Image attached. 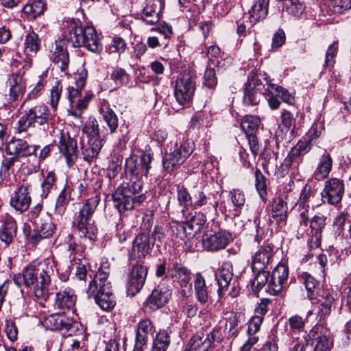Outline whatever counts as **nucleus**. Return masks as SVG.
<instances>
[{"label":"nucleus","instance_id":"f257e3e1","mask_svg":"<svg viewBox=\"0 0 351 351\" xmlns=\"http://www.w3.org/2000/svg\"><path fill=\"white\" fill-rule=\"evenodd\" d=\"M65 23L67 32H65L64 40L73 47H84L93 53H99L102 51L100 36L93 27H83L77 19H71Z\"/></svg>","mask_w":351,"mask_h":351},{"label":"nucleus","instance_id":"f03ea898","mask_svg":"<svg viewBox=\"0 0 351 351\" xmlns=\"http://www.w3.org/2000/svg\"><path fill=\"white\" fill-rule=\"evenodd\" d=\"M298 279L305 287L307 298L311 300L317 299L320 303L317 315L319 320H324L330 315L332 310L336 308L337 294L328 290L322 291L320 293L319 282L308 273H302Z\"/></svg>","mask_w":351,"mask_h":351},{"label":"nucleus","instance_id":"7ed1b4c3","mask_svg":"<svg viewBox=\"0 0 351 351\" xmlns=\"http://www.w3.org/2000/svg\"><path fill=\"white\" fill-rule=\"evenodd\" d=\"M53 270L49 261H44L36 266L29 265L23 270L25 286L34 285V295L38 298H45L48 295L49 285L51 282V275Z\"/></svg>","mask_w":351,"mask_h":351},{"label":"nucleus","instance_id":"20e7f679","mask_svg":"<svg viewBox=\"0 0 351 351\" xmlns=\"http://www.w3.org/2000/svg\"><path fill=\"white\" fill-rule=\"evenodd\" d=\"M142 181L139 177H135L130 180L129 183L121 184L112 194V198L114 206L120 213L126 210H131L140 206L145 200V195L136 194L142 189Z\"/></svg>","mask_w":351,"mask_h":351},{"label":"nucleus","instance_id":"39448f33","mask_svg":"<svg viewBox=\"0 0 351 351\" xmlns=\"http://www.w3.org/2000/svg\"><path fill=\"white\" fill-rule=\"evenodd\" d=\"M100 199L97 195L88 199L80 209L76 215V227L80 237L94 241L97 234L92 217L99 203Z\"/></svg>","mask_w":351,"mask_h":351},{"label":"nucleus","instance_id":"423d86ee","mask_svg":"<svg viewBox=\"0 0 351 351\" xmlns=\"http://www.w3.org/2000/svg\"><path fill=\"white\" fill-rule=\"evenodd\" d=\"M50 117L49 110L43 104L31 107L25 106L23 114L17 122V132H27L29 128H34L36 123L40 125L47 123Z\"/></svg>","mask_w":351,"mask_h":351},{"label":"nucleus","instance_id":"0eeeda50","mask_svg":"<svg viewBox=\"0 0 351 351\" xmlns=\"http://www.w3.org/2000/svg\"><path fill=\"white\" fill-rule=\"evenodd\" d=\"M197 76L195 73L184 71L180 73L176 80L174 96L180 105H189L196 89Z\"/></svg>","mask_w":351,"mask_h":351},{"label":"nucleus","instance_id":"6e6552de","mask_svg":"<svg viewBox=\"0 0 351 351\" xmlns=\"http://www.w3.org/2000/svg\"><path fill=\"white\" fill-rule=\"evenodd\" d=\"M193 151V145L188 141L176 143L173 149L165 154L162 159L164 169L169 173L178 169Z\"/></svg>","mask_w":351,"mask_h":351},{"label":"nucleus","instance_id":"1a4fd4ad","mask_svg":"<svg viewBox=\"0 0 351 351\" xmlns=\"http://www.w3.org/2000/svg\"><path fill=\"white\" fill-rule=\"evenodd\" d=\"M206 221L205 214L195 212L191 219L182 223H176L171 226V231L176 237L184 239L199 232Z\"/></svg>","mask_w":351,"mask_h":351},{"label":"nucleus","instance_id":"9d476101","mask_svg":"<svg viewBox=\"0 0 351 351\" xmlns=\"http://www.w3.org/2000/svg\"><path fill=\"white\" fill-rule=\"evenodd\" d=\"M344 192L345 184L343 180L337 178L328 179L321 192L322 200L324 203L336 206L341 202Z\"/></svg>","mask_w":351,"mask_h":351},{"label":"nucleus","instance_id":"9b49d317","mask_svg":"<svg viewBox=\"0 0 351 351\" xmlns=\"http://www.w3.org/2000/svg\"><path fill=\"white\" fill-rule=\"evenodd\" d=\"M43 325L51 330L62 331L68 336L71 335L77 327L76 322L60 313L47 316L43 321Z\"/></svg>","mask_w":351,"mask_h":351},{"label":"nucleus","instance_id":"f8f14e48","mask_svg":"<svg viewBox=\"0 0 351 351\" xmlns=\"http://www.w3.org/2000/svg\"><path fill=\"white\" fill-rule=\"evenodd\" d=\"M147 268L143 263H136L132 265L128 275L127 291L131 296L139 293L145 285Z\"/></svg>","mask_w":351,"mask_h":351},{"label":"nucleus","instance_id":"ddd939ff","mask_svg":"<svg viewBox=\"0 0 351 351\" xmlns=\"http://www.w3.org/2000/svg\"><path fill=\"white\" fill-rule=\"evenodd\" d=\"M152 160L151 155L147 153H143L140 157L132 156L125 160V169L136 177L147 176Z\"/></svg>","mask_w":351,"mask_h":351},{"label":"nucleus","instance_id":"4468645a","mask_svg":"<svg viewBox=\"0 0 351 351\" xmlns=\"http://www.w3.org/2000/svg\"><path fill=\"white\" fill-rule=\"evenodd\" d=\"M274 245L271 243L265 242L252 257V271L267 269L274 254Z\"/></svg>","mask_w":351,"mask_h":351},{"label":"nucleus","instance_id":"2eb2a0df","mask_svg":"<svg viewBox=\"0 0 351 351\" xmlns=\"http://www.w3.org/2000/svg\"><path fill=\"white\" fill-rule=\"evenodd\" d=\"M230 238V234L226 231L205 234L202 237V246L207 251L217 252L228 245Z\"/></svg>","mask_w":351,"mask_h":351},{"label":"nucleus","instance_id":"dca6fc26","mask_svg":"<svg viewBox=\"0 0 351 351\" xmlns=\"http://www.w3.org/2000/svg\"><path fill=\"white\" fill-rule=\"evenodd\" d=\"M327 217L322 214L314 215L310 220V233L308 243L311 249L321 246L323 230L326 225Z\"/></svg>","mask_w":351,"mask_h":351},{"label":"nucleus","instance_id":"f3484780","mask_svg":"<svg viewBox=\"0 0 351 351\" xmlns=\"http://www.w3.org/2000/svg\"><path fill=\"white\" fill-rule=\"evenodd\" d=\"M288 275V267L283 264L278 265L273 270L268 282L267 292L274 295L279 294L287 282Z\"/></svg>","mask_w":351,"mask_h":351},{"label":"nucleus","instance_id":"a211bd4d","mask_svg":"<svg viewBox=\"0 0 351 351\" xmlns=\"http://www.w3.org/2000/svg\"><path fill=\"white\" fill-rule=\"evenodd\" d=\"M38 146L29 145L27 141L18 138L10 141L5 147V152L8 155L20 158L27 157L36 154Z\"/></svg>","mask_w":351,"mask_h":351},{"label":"nucleus","instance_id":"6ab92c4d","mask_svg":"<svg viewBox=\"0 0 351 351\" xmlns=\"http://www.w3.org/2000/svg\"><path fill=\"white\" fill-rule=\"evenodd\" d=\"M153 246L148 234H138L132 243V252L130 255V260L145 258L151 252Z\"/></svg>","mask_w":351,"mask_h":351},{"label":"nucleus","instance_id":"aec40b11","mask_svg":"<svg viewBox=\"0 0 351 351\" xmlns=\"http://www.w3.org/2000/svg\"><path fill=\"white\" fill-rule=\"evenodd\" d=\"M63 42L55 41L49 46V57L61 71H66L69 62V53Z\"/></svg>","mask_w":351,"mask_h":351},{"label":"nucleus","instance_id":"412c9836","mask_svg":"<svg viewBox=\"0 0 351 351\" xmlns=\"http://www.w3.org/2000/svg\"><path fill=\"white\" fill-rule=\"evenodd\" d=\"M165 8V0H147L141 15L146 24H156L160 19V13Z\"/></svg>","mask_w":351,"mask_h":351},{"label":"nucleus","instance_id":"4be33fe9","mask_svg":"<svg viewBox=\"0 0 351 351\" xmlns=\"http://www.w3.org/2000/svg\"><path fill=\"white\" fill-rule=\"evenodd\" d=\"M171 290L164 285H158L147 300L146 307L156 311L163 307L171 297Z\"/></svg>","mask_w":351,"mask_h":351},{"label":"nucleus","instance_id":"5701e85b","mask_svg":"<svg viewBox=\"0 0 351 351\" xmlns=\"http://www.w3.org/2000/svg\"><path fill=\"white\" fill-rule=\"evenodd\" d=\"M217 338H219V332L215 330L206 334V336L194 335L186 345L185 351H208Z\"/></svg>","mask_w":351,"mask_h":351},{"label":"nucleus","instance_id":"b1692460","mask_svg":"<svg viewBox=\"0 0 351 351\" xmlns=\"http://www.w3.org/2000/svg\"><path fill=\"white\" fill-rule=\"evenodd\" d=\"M29 191V185L20 186L11 195L10 206L20 213L26 211L32 202Z\"/></svg>","mask_w":351,"mask_h":351},{"label":"nucleus","instance_id":"393cba45","mask_svg":"<svg viewBox=\"0 0 351 351\" xmlns=\"http://www.w3.org/2000/svg\"><path fill=\"white\" fill-rule=\"evenodd\" d=\"M233 278L232 265L230 262H223L220 268L215 272V279L218 285L217 293L219 298H221Z\"/></svg>","mask_w":351,"mask_h":351},{"label":"nucleus","instance_id":"a878e982","mask_svg":"<svg viewBox=\"0 0 351 351\" xmlns=\"http://www.w3.org/2000/svg\"><path fill=\"white\" fill-rule=\"evenodd\" d=\"M59 150L66 160L69 167H71L77 159V141L69 134L62 133L59 141Z\"/></svg>","mask_w":351,"mask_h":351},{"label":"nucleus","instance_id":"bb28decb","mask_svg":"<svg viewBox=\"0 0 351 351\" xmlns=\"http://www.w3.org/2000/svg\"><path fill=\"white\" fill-rule=\"evenodd\" d=\"M218 203L202 189L193 192V208L197 209L203 208L206 214L215 213L217 211Z\"/></svg>","mask_w":351,"mask_h":351},{"label":"nucleus","instance_id":"cd10ccee","mask_svg":"<svg viewBox=\"0 0 351 351\" xmlns=\"http://www.w3.org/2000/svg\"><path fill=\"white\" fill-rule=\"evenodd\" d=\"M87 295L88 298H93L95 302L104 311H110L115 306L112 287L104 286L103 289H96L93 293H87Z\"/></svg>","mask_w":351,"mask_h":351},{"label":"nucleus","instance_id":"c85d7f7f","mask_svg":"<svg viewBox=\"0 0 351 351\" xmlns=\"http://www.w3.org/2000/svg\"><path fill=\"white\" fill-rule=\"evenodd\" d=\"M56 226L51 221L49 215H44L43 220L40 223L34 226L35 234H29V241L32 243H37L40 239L51 237L54 233Z\"/></svg>","mask_w":351,"mask_h":351},{"label":"nucleus","instance_id":"c756f323","mask_svg":"<svg viewBox=\"0 0 351 351\" xmlns=\"http://www.w3.org/2000/svg\"><path fill=\"white\" fill-rule=\"evenodd\" d=\"M76 302V296L70 287L61 289L56 294L54 306L60 310H71L73 308Z\"/></svg>","mask_w":351,"mask_h":351},{"label":"nucleus","instance_id":"7c9ffc66","mask_svg":"<svg viewBox=\"0 0 351 351\" xmlns=\"http://www.w3.org/2000/svg\"><path fill=\"white\" fill-rule=\"evenodd\" d=\"M193 284L196 300L201 304L208 303L210 300V291L206 285V280L201 273H197L195 275Z\"/></svg>","mask_w":351,"mask_h":351},{"label":"nucleus","instance_id":"2f4dec72","mask_svg":"<svg viewBox=\"0 0 351 351\" xmlns=\"http://www.w3.org/2000/svg\"><path fill=\"white\" fill-rule=\"evenodd\" d=\"M87 72L84 69L77 72L75 75V87L69 86L68 88V98L71 106H74L76 101L80 99L81 90L86 84Z\"/></svg>","mask_w":351,"mask_h":351},{"label":"nucleus","instance_id":"473e14b6","mask_svg":"<svg viewBox=\"0 0 351 351\" xmlns=\"http://www.w3.org/2000/svg\"><path fill=\"white\" fill-rule=\"evenodd\" d=\"M332 163L333 160L331 156L325 151L314 171L315 179L321 181L328 178L332 170Z\"/></svg>","mask_w":351,"mask_h":351},{"label":"nucleus","instance_id":"72a5a7b5","mask_svg":"<svg viewBox=\"0 0 351 351\" xmlns=\"http://www.w3.org/2000/svg\"><path fill=\"white\" fill-rule=\"evenodd\" d=\"M271 217L278 226H284L287 219V206L286 202L281 198L273 201Z\"/></svg>","mask_w":351,"mask_h":351},{"label":"nucleus","instance_id":"f704fd0d","mask_svg":"<svg viewBox=\"0 0 351 351\" xmlns=\"http://www.w3.org/2000/svg\"><path fill=\"white\" fill-rule=\"evenodd\" d=\"M46 3L43 0H29L23 8V12L28 20H34L43 14Z\"/></svg>","mask_w":351,"mask_h":351},{"label":"nucleus","instance_id":"c9c22d12","mask_svg":"<svg viewBox=\"0 0 351 351\" xmlns=\"http://www.w3.org/2000/svg\"><path fill=\"white\" fill-rule=\"evenodd\" d=\"M99 113L101 114L111 134L114 133L118 128L119 121L117 114L110 105L108 103H103L99 108Z\"/></svg>","mask_w":351,"mask_h":351},{"label":"nucleus","instance_id":"e433bc0d","mask_svg":"<svg viewBox=\"0 0 351 351\" xmlns=\"http://www.w3.org/2000/svg\"><path fill=\"white\" fill-rule=\"evenodd\" d=\"M154 329L152 322L149 319L141 320L137 326L135 342L137 345L145 346L148 340L149 334Z\"/></svg>","mask_w":351,"mask_h":351},{"label":"nucleus","instance_id":"4c0bfd02","mask_svg":"<svg viewBox=\"0 0 351 351\" xmlns=\"http://www.w3.org/2000/svg\"><path fill=\"white\" fill-rule=\"evenodd\" d=\"M23 45V51L26 56L33 57L40 50L41 40L36 33L30 32L25 36Z\"/></svg>","mask_w":351,"mask_h":351},{"label":"nucleus","instance_id":"58836bf2","mask_svg":"<svg viewBox=\"0 0 351 351\" xmlns=\"http://www.w3.org/2000/svg\"><path fill=\"white\" fill-rule=\"evenodd\" d=\"M109 271L99 269L95 275V278L89 282L86 293H93L96 289H101L105 286L111 288V283L108 280Z\"/></svg>","mask_w":351,"mask_h":351},{"label":"nucleus","instance_id":"ea45409f","mask_svg":"<svg viewBox=\"0 0 351 351\" xmlns=\"http://www.w3.org/2000/svg\"><path fill=\"white\" fill-rule=\"evenodd\" d=\"M103 140L99 137L91 138L88 146L83 149L82 154L84 160L90 162L96 158L101 147H103Z\"/></svg>","mask_w":351,"mask_h":351},{"label":"nucleus","instance_id":"a19ab883","mask_svg":"<svg viewBox=\"0 0 351 351\" xmlns=\"http://www.w3.org/2000/svg\"><path fill=\"white\" fill-rule=\"evenodd\" d=\"M262 97V93L256 87L254 82H248L245 84L243 95V101L247 105H257Z\"/></svg>","mask_w":351,"mask_h":351},{"label":"nucleus","instance_id":"79ce46f5","mask_svg":"<svg viewBox=\"0 0 351 351\" xmlns=\"http://www.w3.org/2000/svg\"><path fill=\"white\" fill-rule=\"evenodd\" d=\"M16 233V223L12 219L5 221L0 229V239L8 246L13 240Z\"/></svg>","mask_w":351,"mask_h":351},{"label":"nucleus","instance_id":"37998d69","mask_svg":"<svg viewBox=\"0 0 351 351\" xmlns=\"http://www.w3.org/2000/svg\"><path fill=\"white\" fill-rule=\"evenodd\" d=\"M170 343L169 332L166 330H161L156 333L151 351H167Z\"/></svg>","mask_w":351,"mask_h":351},{"label":"nucleus","instance_id":"c03bdc74","mask_svg":"<svg viewBox=\"0 0 351 351\" xmlns=\"http://www.w3.org/2000/svg\"><path fill=\"white\" fill-rule=\"evenodd\" d=\"M191 273L186 267L176 264L173 265L171 277L178 282L180 287H184L189 283Z\"/></svg>","mask_w":351,"mask_h":351},{"label":"nucleus","instance_id":"a18cd8bd","mask_svg":"<svg viewBox=\"0 0 351 351\" xmlns=\"http://www.w3.org/2000/svg\"><path fill=\"white\" fill-rule=\"evenodd\" d=\"M265 90L270 95H275L276 97H280L284 102L289 104H292L294 102V97L282 86L267 82Z\"/></svg>","mask_w":351,"mask_h":351},{"label":"nucleus","instance_id":"49530a36","mask_svg":"<svg viewBox=\"0 0 351 351\" xmlns=\"http://www.w3.org/2000/svg\"><path fill=\"white\" fill-rule=\"evenodd\" d=\"M269 0H257L250 10V14L255 21L264 19L268 13Z\"/></svg>","mask_w":351,"mask_h":351},{"label":"nucleus","instance_id":"de8ad7c7","mask_svg":"<svg viewBox=\"0 0 351 351\" xmlns=\"http://www.w3.org/2000/svg\"><path fill=\"white\" fill-rule=\"evenodd\" d=\"M261 124V120L258 117L252 115L245 116L241 123L242 130L246 135L256 134Z\"/></svg>","mask_w":351,"mask_h":351},{"label":"nucleus","instance_id":"09e8293b","mask_svg":"<svg viewBox=\"0 0 351 351\" xmlns=\"http://www.w3.org/2000/svg\"><path fill=\"white\" fill-rule=\"evenodd\" d=\"M254 176H255V187L256 189L261 198V199L266 202L267 201V179L265 176L263 175L262 171L256 168L254 172Z\"/></svg>","mask_w":351,"mask_h":351},{"label":"nucleus","instance_id":"8fccbe9b","mask_svg":"<svg viewBox=\"0 0 351 351\" xmlns=\"http://www.w3.org/2000/svg\"><path fill=\"white\" fill-rule=\"evenodd\" d=\"M332 346V339L329 331H321L318 336L314 351H330Z\"/></svg>","mask_w":351,"mask_h":351},{"label":"nucleus","instance_id":"3c124183","mask_svg":"<svg viewBox=\"0 0 351 351\" xmlns=\"http://www.w3.org/2000/svg\"><path fill=\"white\" fill-rule=\"evenodd\" d=\"M328 12L340 14L351 9V0H329L327 3Z\"/></svg>","mask_w":351,"mask_h":351},{"label":"nucleus","instance_id":"603ef678","mask_svg":"<svg viewBox=\"0 0 351 351\" xmlns=\"http://www.w3.org/2000/svg\"><path fill=\"white\" fill-rule=\"evenodd\" d=\"M253 272L255 277L251 282L252 287L254 291L258 292L269 282V272L266 269L260 271H253Z\"/></svg>","mask_w":351,"mask_h":351},{"label":"nucleus","instance_id":"864d4df0","mask_svg":"<svg viewBox=\"0 0 351 351\" xmlns=\"http://www.w3.org/2000/svg\"><path fill=\"white\" fill-rule=\"evenodd\" d=\"M19 161V160L12 156L11 157H6L3 160L0 169V178L2 180H6L14 172L13 167L15 163Z\"/></svg>","mask_w":351,"mask_h":351},{"label":"nucleus","instance_id":"5fc2aeb1","mask_svg":"<svg viewBox=\"0 0 351 351\" xmlns=\"http://www.w3.org/2000/svg\"><path fill=\"white\" fill-rule=\"evenodd\" d=\"M69 201V197L66 194V189L64 188L57 197L54 213L57 215L62 216L66 210Z\"/></svg>","mask_w":351,"mask_h":351},{"label":"nucleus","instance_id":"6e6d98bb","mask_svg":"<svg viewBox=\"0 0 351 351\" xmlns=\"http://www.w3.org/2000/svg\"><path fill=\"white\" fill-rule=\"evenodd\" d=\"M178 200L180 205L183 207L182 213L184 212V209H188L189 207L193 208V194L191 195L184 186L178 189ZM183 215H184V213H183Z\"/></svg>","mask_w":351,"mask_h":351},{"label":"nucleus","instance_id":"4d7b16f0","mask_svg":"<svg viewBox=\"0 0 351 351\" xmlns=\"http://www.w3.org/2000/svg\"><path fill=\"white\" fill-rule=\"evenodd\" d=\"M347 213L342 212L337 215L332 223V228L334 232V235L336 239H339L341 237V234H343L345 230L344 226L346 224V221L347 219Z\"/></svg>","mask_w":351,"mask_h":351},{"label":"nucleus","instance_id":"13d9d810","mask_svg":"<svg viewBox=\"0 0 351 351\" xmlns=\"http://www.w3.org/2000/svg\"><path fill=\"white\" fill-rule=\"evenodd\" d=\"M42 210V204H38L34 206L28 213L29 220L34 224V226L40 223V222L43 220L44 215H49L46 212H43Z\"/></svg>","mask_w":351,"mask_h":351},{"label":"nucleus","instance_id":"bf43d9fd","mask_svg":"<svg viewBox=\"0 0 351 351\" xmlns=\"http://www.w3.org/2000/svg\"><path fill=\"white\" fill-rule=\"evenodd\" d=\"M110 78L117 86L127 84L129 81V75L125 71L121 68L114 69L110 74Z\"/></svg>","mask_w":351,"mask_h":351},{"label":"nucleus","instance_id":"052dcab7","mask_svg":"<svg viewBox=\"0 0 351 351\" xmlns=\"http://www.w3.org/2000/svg\"><path fill=\"white\" fill-rule=\"evenodd\" d=\"M281 122L282 125L286 128L287 132L290 130V133L293 134L295 125V117L289 111L285 110L281 114Z\"/></svg>","mask_w":351,"mask_h":351},{"label":"nucleus","instance_id":"680f3d73","mask_svg":"<svg viewBox=\"0 0 351 351\" xmlns=\"http://www.w3.org/2000/svg\"><path fill=\"white\" fill-rule=\"evenodd\" d=\"M203 85L210 89H214L217 85L216 71L214 69L207 68L204 75Z\"/></svg>","mask_w":351,"mask_h":351},{"label":"nucleus","instance_id":"e2e57ef3","mask_svg":"<svg viewBox=\"0 0 351 351\" xmlns=\"http://www.w3.org/2000/svg\"><path fill=\"white\" fill-rule=\"evenodd\" d=\"M338 51V41H334L329 47L325 55V66H332L335 63V57Z\"/></svg>","mask_w":351,"mask_h":351},{"label":"nucleus","instance_id":"0e129e2a","mask_svg":"<svg viewBox=\"0 0 351 351\" xmlns=\"http://www.w3.org/2000/svg\"><path fill=\"white\" fill-rule=\"evenodd\" d=\"M62 90V86L59 82L51 88L50 93V105L53 110H56Z\"/></svg>","mask_w":351,"mask_h":351},{"label":"nucleus","instance_id":"69168bd1","mask_svg":"<svg viewBox=\"0 0 351 351\" xmlns=\"http://www.w3.org/2000/svg\"><path fill=\"white\" fill-rule=\"evenodd\" d=\"M44 86L45 82L43 80L40 79L39 81L36 83V86L32 88V90L28 93L21 105V107H25L29 101L36 99L39 95H40L41 91Z\"/></svg>","mask_w":351,"mask_h":351},{"label":"nucleus","instance_id":"338daca9","mask_svg":"<svg viewBox=\"0 0 351 351\" xmlns=\"http://www.w3.org/2000/svg\"><path fill=\"white\" fill-rule=\"evenodd\" d=\"M286 12L291 16H299L304 11V5L299 0L285 4Z\"/></svg>","mask_w":351,"mask_h":351},{"label":"nucleus","instance_id":"774afa93","mask_svg":"<svg viewBox=\"0 0 351 351\" xmlns=\"http://www.w3.org/2000/svg\"><path fill=\"white\" fill-rule=\"evenodd\" d=\"M127 48V43L124 39L121 37H114L110 46V53H121L125 51Z\"/></svg>","mask_w":351,"mask_h":351}]
</instances>
